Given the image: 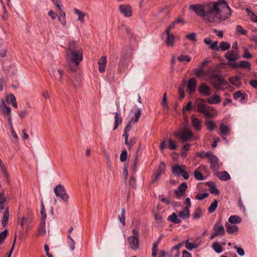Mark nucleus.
<instances>
[{
    "label": "nucleus",
    "instance_id": "obj_12",
    "mask_svg": "<svg viewBox=\"0 0 257 257\" xmlns=\"http://www.w3.org/2000/svg\"><path fill=\"white\" fill-rule=\"evenodd\" d=\"M208 159L210 163L211 169L214 171L218 170L220 167L218 158L212 153Z\"/></svg>",
    "mask_w": 257,
    "mask_h": 257
},
{
    "label": "nucleus",
    "instance_id": "obj_64",
    "mask_svg": "<svg viewBox=\"0 0 257 257\" xmlns=\"http://www.w3.org/2000/svg\"><path fill=\"white\" fill-rule=\"evenodd\" d=\"M210 48L211 50H214V51H219V48L218 46V42L215 41L213 43H211Z\"/></svg>",
    "mask_w": 257,
    "mask_h": 257
},
{
    "label": "nucleus",
    "instance_id": "obj_10",
    "mask_svg": "<svg viewBox=\"0 0 257 257\" xmlns=\"http://www.w3.org/2000/svg\"><path fill=\"white\" fill-rule=\"evenodd\" d=\"M193 134L191 132L185 130L181 134L179 132L175 133V136L179 137L181 139L183 143L188 141L192 137Z\"/></svg>",
    "mask_w": 257,
    "mask_h": 257
},
{
    "label": "nucleus",
    "instance_id": "obj_42",
    "mask_svg": "<svg viewBox=\"0 0 257 257\" xmlns=\"http://www.w3.org/2000/svg\"><path fill=\"white\" fill-rule=\"evenodd\" d=\"M212 154L211 152H205L204 151L199 152L197 153V155L201 159L208 158L210 157Z\"/></svg>",
    "mask_w": 257,
    "mask_h": 257
},
{
    "label": "nucleus",
    "instance_id": "obj_54",
    "mask_svg": "<svg viewBox=\"0 0 257 257\" xmlns=\"http://www.w3.org/2000/svg\"><path fill=\"white\" fill-rule=\"evenodd\" d=\"M208 195L209 194L208 193H199L196 195L195 198L197 200H202L207 197Z\"/></svg>",
    "mask_w": 257,
    "mask_h": 257
},
{
    "label": "nucleus",
    "instance_id": "obj_6",
    "mask_svg": "<svg viewBox=\"0 0 257 257\" xmlns=\"http://www.w3.org/2000/svg\"><path fill=\"white\" fill-rule=\"evenodd\" d=\"M224 56L228 61V65L231 68H232V65L237 63L236 61L240 58L238 52L233 50L226 52Z\"/></svg>",
    "mask_w": 257,
    "mask_h": 257
},
{
    "label": "nucleus",
    "instance_id": "obj_32",
    "mask_svg": "<svg viewBox=\"0 0 257 257\" xmlns=\"http://www.w3.org/2000/svg\"><path fill=\"white\" fill-rule=\"evenodd\" d=\"M10 217L9 210L7 207L5 209V210L4 213L2 221V223L4 226H5L8 221L9 218Z\"/></svg>",
    "mask_w": 257,
    "mask_h": 257
},
{
    "label": "nucleus",
    "instance_id": "obj_20",
    "mask_svg": "<svg viewBox=\"0 0 257 257\" xmlns=\"http://www.w3.org/2000/svg\"><path fill=\"white\" fill-rule=\"evenodd\" d=\"M230 131V128L229 127L227 126L223 123H222L220 126V132L219 133V135L223 137V139L225 140H226V138L223 137V136H225L228 134Z\"/></svg>",
    "mask_w": 257,
    "mask_h": 257
},
{
    "label": "nucleus",
    "instance_id": "obj_28",
    "mask_svg": "<svg viewBox=\"0 0 257 257\" xmlns=\"http://www.w3.org/2000/svg\"><path fill=\"white\" fill-rule=\"evenodd\" d=\"M229 82L237 87H239L241 85V82L239 78L237 76H233L229 78Z\"/></svg>",
    "mask_w": 257,
    "mask_h": 257
},
{
    "label": "nucleus",
    "instance_id": "obj_18",
    "mask_svg": "<svg viewBox=\"0 0 257 257\" xmlns=\"http://www.w3.org/2000/svg\"><path fill=\"white\" fill-rule=\"evenodd\" d=\"M199 92L205 96H209L211 91L209 87L205 83H202L198 88Z\"/></svg>",
    "mask_w": 257,
    "mask_h": 257
},
{
    "label": "nucleus",
    "instance_id": "obj_40",
    "mask_svg": "<svg viewBox=\"0 0 257 257\" xmlns=\"http://www.w3.org/2000/svg\"><path fill=\"white\" fill-rule=\"evenodd\" d=\"M212 248L214 251L218 253H221L222 251V247L218 242H215L212 245Z\"/></svg>",
    "mask_w": 257,
    "mask_h": 257
},
{
    "label": "nucleus",
    "instance_id": "obj_45",
    "mask_svg": "<svg viewBox=\"0 0 257 257\" xmlns=\"http://www.w3.org/2000/svg\"><path fill=\"white\" fill-rule=\"evenodd\" d=\"M218 202L216 200H214L212 203H211L208 207V211L210 213L214 212L217 207Z\"/></svg>",
    "mask_w": 257,
    "mask_h": 257
},
{
    "label": "nucleus",
    "instance_id": "obj_37",
    "mask_svg": "<svg viewBox=\"0 0 257 257\" xmlns=\"http://www.w3.org/2000/svg\"><path fill=\"white\" fill-rule=\"evenodd\" d=\"M205 124L207 130L210 132L213 131L217 127L216 124L212 120H206L205 121Z\"/></svg>",
    "mask_w": 257,
    "mask_h": 257
},
{
    "label": "nucleus",
    "instance_id": "obj_58",
    "mask_svg": "<svg viewBox=\"0 0 257 257\" xmlns=\"http://www.w3.org/2000/svg\"><path fill=\"white\" fill-rule=\"evenodd\" d=\"M136 140L135 139H131L130 141L125 140V144L128 146L130 148L132 147L136 144Z\"/></svg>",
    "mask_w": 257,
    "mask_h": 257
},
{
    "label": "nucleus",
    "instance_id": "obj_41",
    "mask_svg": "<svg viewBox=\"0 0 257 257\" xmlns=\"http://www.w3.org/2000/svg\"><path fill=\"white\" fill-rule=\"evenodd\" d=\"M177 59L181 62H186L189 63L190 62L191 59V57L188 55H181L178 57Z\"/></svg>",
    "mask_w": 257,
    "mask_h": 257
},
{
    "label": "nucleus",
    "instance_id": "obj_47",
    "mask_svg": "<svg viewBox=\"0 0 257 257\" xmlns=\"http://www.w3.org/2000/svg\"><path fill=\"white\" fill-rule=\"evenodd\" d=\"M184 243L185 244L186 248L189 250H191L193 248H196L198 247V245L189 242L188 239Z\"/></svg>",
    "mask_w": 257,
    "mask_h": 257
},
{
    "label": "nucleus",
    "instance_id": "obj_52",
    "mask_svg": "<svg viewBox=\"0 0 257 257\" xmlns=\"http://www.w3.org/2000/svg\"><path fill=\"white\" fill-rule=\"evenodd\" d=\"M8 232L7 229L0 233V245L2 244L6 239L8 235Z\"/></svg>",
    "mask_w": 257,
    "mask_h": 257
},
{
    "label": "nucleus",
    "instance_id": "obj_35",
    "mask_svg": "<svg viewBox=\"0 0 257 257\" xmlns=\"http://www.w3.org/2000/svg\"><path fill=\"white\" fill-rule=\"evenodd\" d=\"M74 13L78 16V20L81 23H83L84 21V18L86 15V14L77 10V9H74Z\"/></svg>",
    "mask_w": 257,
    "mask_h": 257
},
{
    "label": "nucleus",
    "instance_id": "obj_61",
    "mask_svg": "<svg viewBox=\"0 0 257 257\" xmlns=\"http://www.w3.org/2000/svg\"><path fill=\"white\" fill-rule=\"evenodd\" d=\"M169 148L170 150H176L177 148V145L174 141H173L172 139H170L169 141Z\"/></svg>",
    "mask_w": 257,
    "mask_h": 257
},
{
    "label": "nucleus",
    "instance_id": "obj_36",
    "mask_svg": "<svg viewBox=\"0 0 257 257\" xmlns=\"http://www.w3.org/2000/svg\"><path fill=\"white\" fill-rule=\"evenodd\" d=\"M125 210L124 208H122L120 214L118 216V220L121 223L122 225L124 226L125 225Z\"/></svg>",
    "mask_w": 257,
    "mask_h": 257
},
{
    "label": "nucleus",
    "instance_id": "obj_48",
    "mask_svg": "<svg viewBox=\"0 0 257 257\" xmlns=\"http://www.w3.org/2000/svg\"><path fill=\"white\" fill-rule=\"evenodd\" d=\"M233 98L236 100L239 98H241V100H244L245 99L244 95L239 91L235 92L233 94Z\"/></svg>",
    "mask_w": 257,
    "mask_h": 257
},
{
    "label": "nucleus",
    "instance_id": "obj_14",
    "mask_svg": "<svg viewBox=\"0 0 257 257\" xmlns=\"http://www.w3.org/2000/svg\"><path fill=\"white\" fill-rule=\"evenodd\" d=\"M49 73L53 79L59 82L62 81L63 72L61 70L53 68L49 71Z\"/></svg>",
    "mask_w": 257,
    "mask_h": 257
},
{
    "label": "nucleus",
    "instance_id": "obj_26",
    "mask_svg": "<svg viewBox=\"0 0 257 257\" xmlns=\"http://www.w3.org/2000/svg\"><path fill=\"white\" fill-rule=\"evenodd\" d=\"M167 34V39L166 41V45L168 47H172L174 45L175 37L174 36L169 33H166Z\"/></svg>",
    "mask_w": 257,
    "mask_h": 257
},
{
    "label": "nucleus",
    "instance_id": "obj_5",
    "mask_svg": "<svg viewBox=\"0 0 257 257\" xmlns=\"http://www.w3.org/2000/svg\"><path fill=\"white\" fill-rule=\"evenodd\" d=\"M207 79L210 83L213 84L214 88L217 90L220 89L222 86L227 84V81L222 77V75L216 73L212 69H209L206 71Z\"/></svg>",
    "mask_w": 257,
    "mask_h": 257
},
{
    "label": "nucleus",
    "instance_id": "obj_7",
    "mask_svg": "<svg viewBox=\"0 0 257 257\" xmlns=\"http://www.w3.org/2000/svg\"><path fill=\"white\" fill-rule=\"evenodd\" d=\"M54 192L56 196L59 197L62 201L67 202L69 199V196L66 193L64 187L60 184L57 185L54 189Z\"/></svg>",
    "mask_w": 257,
    "mask_h": 257
},
{
    "label": "nucleus",
    "instance_id": "obj_63",
    "mask_svg": "<svg viewBox=\"0 0 257 257\" xmlns=\"http://www.w3.org/2000/svg\"><path fill=\"white\" fill-rule=\"evenodd\" d=\"M242 56L243 58L245 59H250L253 57L247 49H245V51Z\"/></svg>",
    "mask_w": 257,
    "mask_h": 257
},
{
    "label": "nucleus",
    "instance_id": "obj_62",
    "mask_svg": "<svg viewBox=\"0 0 257 257\" xmlns=\"http://www.w3.org/2000/svg\"><path fill=\"white\" fill-rule=\"evenodd\" d=\"M127 153L126 151L123 150L122 151L120 156V161L121 162H124L126 160Z\"/></svg>",
    "mask_w": 257,
    "mask_h": 257
},
{
    "label": "nucleus",
    "instance_id": "obj_19",
    "mask_svg": "<svg viewBox=\"0 0 257 257\" xmlns=\"http://www.w3.org/2000/svg\"><path fill=\"white\" fill-rule=\"evenodd\" d=\"M107 64V59L105 56H101L98 60V70L100 73H103L105 71Z\"/></svg>",
    "mask_w": 257,
    "mask_h": 257
},
{
    "label": "nucleus",
    "instance_id": "obj_53",
    "mask_svg": "<svg viewBox=\"0 0 257 257\" xmlns=\"http://www.w3.org/2000/svg\"><path fill=\"white\" fill-rule=\"evenodd\" d=\"M236 31L238 34H241L243 35H246L247 34V31L243 29L240 25H237L236 27Z\"/></svg>",
    "mask_w": 257,
    "mask_h": 257
},
{
    "label": "nucleus",
    "instance_id": "obj_17",
    "mask_svg": "<svg viewBox=\"0 0 257 257\" xmlns=\"http://www.w3.org/2000/svg\"><path fill=\"white\" fill-rule=\"evenodd\" d=\"M127 240L132 249L136 250L138 248L139 243L138 237H135V236H131L128 237Z\"/></svg>",
    "mask_w": 257,
    "mask_h": 257
},
{
    "label": "nucleus",
    "instance_id": "obj_55",
    "mask_svg": "<svg viewBox=\"0 0 257 257\" xmlns=\"http://www.w3.org/2000/svg\"><path fill=\"white\" fill-rule=\"evenodd\" d=\"M187 189V185L186 183H183L179 186L178 190L181 193H184L185 194L186 190Z\"/></svg>",
    "mask_w": 257,
    "mask_h": 257
},
{
    "label": "nucleus",
    "instance_id": "obj_51",
    "mask_svg": "<svg viewBox=\"0 0 257 257\" xmlns=\"http://www.w3.org/2000/svg\"><path fill=\"white\" fill-rule=\"evenodd\" d=\"M194 175L195 178L197 180L201 181L204 179L202 174L197 170L194 171Z\"/></svg>",
    "mask_w": 257,
    "mask_h": 257
},
{
    "label": "nucleus",
    "instance_id": "obj_25",
    "mask_svg": "<svg viewBox=\"0 0 257 257\" xmlns=\"http://www.w3.org/2000/svg\"><path fill=\"white\" fill-rule=\"evenodd\" d=\"M7 202V198L4 191L0 192V212L3 210L5 207V203Z\"/></svg>",
    "mask_w": 257,
    "mask_h": 257
},
{
    "label": "nucleus",
    "instance_id": "obj_8",
    "mask_svg": "<svg viewBox=\"0 0 257 257\" xmlns=\"http://www.w3.org/2000/svg\"><path fill=\"white\" fill-rule=\"evenodd\" d=\"M185 166L176 165L172 168L173 174L177 176H182L185 180L189 179L188 174L185 171Z\"/></svg>",
    "mask_w": 257,
    "mask_h": 257
},
{
    "label": "nucleus",
    "instance_id": "obj_29",
    "mask_svg": "<svg viewBox=\"0 0 257 257\" xmlns=\"http://www.w3.org/2000/svg\"><path fill=\"white\" fill-rule=\"evenodd\" d=\"M115 117H114V125L113 130H116L118 125L122 123V120L118 112H116L114 113Z\"/></svg>",
    "mask_w": 257,
    "mask_h": 257
},
{
    "label": "nucleus",
    "instance_id": "obj_11",
    "mask_svg": "<svg viewBox=\"0 0 257 257\" xmlns=\"http://www.w3.org/2000/svg\"><path fill=\"white\" fill-rule=\"evenodd\" d=\"M166 168V166L164 163L161 162H160L158 168L155 172L154 174V178L152 180L153 182H155L158 181L161 175L164 173Z\"/></svg>",
    "mask_w": 257,
    "mask_h": 257
},
{
    "label": "nucleus",
    "instance_id": "obj_44",
    "mask_svg": "<svg viewBox=\"0 0 257 257\" xmlns=\"http://www.w3.org/2000/svg\"><path fill=\"white\" fill-rule=\"evenodd\" d=\"M230 47V45L228 43L225 41L220 42L219 47L221 50L223 51L228 50Z\"/></svg>",
    "mask_w": 257,
    "mask_h": 257
},
{
    "label": "nucleus",
    "instance_id": "obj_34",
    "mask_svg": "<svg viewBox=\"0 0 257 257\" xmlns=\"http://www.w3.org/2000/svg\"><path fill=\"white\" fill-rule=\"evenodd\" d=\"M167 219L169 221L176 224H180L181 222V220L178 218L177 215L175 213H173L171 215L169 216Z\"/></svg>",
    "mask_w": 257,
    "mask_h": 257
},
{
    "label": "nucleus",
    "instance_id": "obj_50",
    "mask_svg": "<svg viewBox=\"0 0 257 257\" xmlns=\"http://www.w3.org/2000/svg\"><path fill=\"white\" fill-rule=\"evenodd\" d=\"M11 109L10 106H7L6 104L3 106V112L4 114L7 115V117L11 115Z\"/></svg>",
    "mask_w": 257,
    "mask_h": 257
},
{
    "label": "nucleus",
    "instance_id": "obj_57",
    "mask_svg": "<svg viewBox=\"0 0 257 257\" xmlns=\"http://www.w3.org/2000/svg\"><path fill=\"white\" fill-rule=\"evenodd\" d=\"M161 104L165 109L168 108V104L167 102V94L165 93L163 95V98L161 102Z\"/></svg>",
    "mask_w": 257,
    "mask_h": 257
},
{
    "label": "nucleus",
    "instance_id": "obj_2",
    "mask_svg": "<svg viewBox=\"0 0 257 257\" xmlns=\"http://www.w3.org/2000/svg\"><path fill=\"white\" fill-rule=\"evenodd\" d=\"M66 56L70 70L76 71L80 62L83 60V50L77 47L76 42L71 41L66 51Z\"/></svg>",
    "mask_w": 257,
    "mask_h": 257
},
{
    "label": "nucleus",
    "instance_id": "obj_3",
    "mask_svg": "<svg viewBox=\"0 0 257 257\" xmlns=\"http://www.w3.org/2000/svg\"><path fill=\"white\" fill-rule=\"evenodd\" d=\"M197 111L207 118H214L217 115V111L213 106L206 104L203 99H198L195 102Z\"/></svg>",
    "mask_w": 257,
    "mask_h": 257
},
{
    "label": "nucleus",
    "instance_id": "obj_59",
    "mask_svg": "<svg viewBox=\"0 0 257 257\" xmlns=\"http://www.w3.org/2000/svg\"><path fill=\"white\" fill-rule=\"evenodd\" d=\"M41 213L42 215V221H46V213L44 208V205L43 203L42 202L41 203Z\"/></svg>",
    "mask_w": 257,
    "mask_h": 257
},
{
    "label": "nucleus",
    "instance_id": "obj_4",
    "mask_svg": "<svg viewBox=\"0 0 257 257\" xmlns=\"http://www.w3.org/2000/svg\"><path fill=\"white\" fill-rule=\"evenodd\" d=\"M197 111L207 118H214L217 115V111L213 106L206 104L203 99H198L195 102Z\"/></svg>",
    "mask_w": 257,
    "mask_h": 257
},
{
    "label": "nucleus",
    "instance_id": "obj_13",
    "mask_svg": "<svg viewBox=\"0 0 257 257\" xmlns=\"http://www.w3.org/2000/svg\"><path fill=\"white\" fill-rule=\"evenodd\" d=\"M214 232L218 236H222L225 234V231L224 226L221 222V220H219L214 225L213 227Z\"/></svg>",
    "mask_w": 257,
    "mask_h": 257
},
{
    "label": "nucleus",
    "instance_id": "obj_9",
    "mask_svg": "<svg viewBox=\"0 0 257 257\" xmlns=\"http://www.w3.org/2000/svg\"><path fill=\"white\" fill-rule=\"evenodd\" d=\"M118 10L120 13L125 18H130L133 15V9L130 5H120Z\"/></svg>",
    "mask_w": 257,
    "mask_h": 257
},
{
    "label": "nucleus",
    "instance_id": "obj_16",
    "mask_svg": "<svg viewBox=\"0 0 257 257\" xmlns=\"http://www.w3.org/2000/svg\"><path fill=\"white\" fill-rule=\"evenodd\" d=\"M232 68L236 69L239 68H246L248 70H250L251 65L248 61L242 60L238 63L237 62L236 64L232 65Z\"/></svg>",
    "mask_w": 257,
    "mask_h": 257
},
{
    "label": "nucleus",
    "instance_id": "obj_46",
    "mask_svg": "<svg viewBox=\"0 0 257 257\" xmlns=\"http://www.w3.org/2000/svg\"><path fill=\"white\" fill-rule=\"evenodd\" d=\"M142 113V110L140 108H138L136 112H135V117L133 118V123H136L138 122L139 118L141 116Z\"/></svg>",
    "mask_w": 257,
    "mask_h": 257
},
{
    "label": "nucleus",
    "instance_id": "obj_1",
    "mask_svg": "<svg viewBox=\"0 0 257 257\" xmlns=\"http://www.w3.org/2000/svg\"><path fill=\"white\" fill-rule=\"evenodd\" d=\"M189 9L194 12L205 22L216 25L228 20L232 14L230 8L224 0L204 4L190 5Z\"/></svg>",
    "mask_w": 257,
    "mask_h": 257
},
{
    "label": "nucleus",
    "instance_id": "obj_38",
    "mask_svg": "<svg viewBox=\"0 0 257 257\" xmlns=\"http://www.w3.org/2000/svg\"><path fill=\"white\" fill-rule=\"evenodd\" d=\"M195 74L198 77L205 76L206 77V79H207L206 71H205L204 69L202 68H197L195 71Z\"/></svg>",
    "mask_w": 257,
    "mask_h": 257
},
{
    "label": "nucleus",
    "instance_id": "obj_33",
    "mask_svg": "<svg viewBox=\"0 0 257 257\" xmlns=\"http://www.w3.org/2000/svg\"><path fill=\"white\" fill-rule=\"evenodd\" d=\"M207 185L209 187V190L212 194H214L215 195L219 194V190L216 188L215 185L214 183L212 182H208L207 183Z\"/></svg>",
    "mask_w": 257,
    "mask_h": 257
},
{
    "label": "nucleus",
    "instance_id": "obj_43",
    "mask_svg": "<svg viewBox=\"0 0 257 257\" xmlns=\"http://www.w3.org/2000/svg\"><path fill=\"white\" fill-rule=\"evenodd\" d=\"M45 221H42L41 223L39 230H38V233L39 235H42L43 234H45L46 233V230L45 227Z\"/></svg>",
    "mask_w": 257,
    "mask_h": 257
},
{
    "label": "nucleus",
    "instance_id": "obj_15",
    "mask_svg": "<svg viewBox=\"0 0 257 257\" xmlns=\"http://www.w3.org/2000/svg\"><path fill=\"white\" fill-rule=\"evenodd\" d=\"M197 82L195 78H190L187 85V91L190 94L194 93L196 91Z\"/></svg>",
    "mask_w": 257,
    "mask_h": 257
},
{
    "label": "nucleus",
    "instance_id": "obj_31",
    "mask_svg": "<svg viewBox=\"0 0 257 257\" xmlns=\"http://www.w3.org/2000/svg\"><path fill=\"white\" fill-rule=\"evenodd\" d=\"M134 118H132L131 120L130 121V122L127 123L125 127L124 130V134L123 135V137H124L125 140H127V139L128 138V132L131 130Z\"/></svg>",
    "mask_w": 257,
    "mask_h": 257
},
{
    "label": "nucleus",
    "instance_id": "obj_21",
    "mask_svg": "<svg viewBox=\"0 0 257 257\" xmlns=\"http://www.w3.org/2000/svg\"><path fill=\"white\" fill-rule=\"evenodd\" d=\"M206 101L209 104H215L221 102V98L218 95H213L206 99Z\"/></svg>",
    "mask_w": 257,
    "mask_h": 257
},
{
    "label": "nucleus",
    "instance_id": "obj_27",
    "mask_svg": "<svg viewBox=\"0 0 257 257\" xmlns=\"http://www.w3.org/2000/svg\"><path fill=\"white\" fill-rule=\"evenodd\" d=\"M192 124L194 128L197 131L201 128V122L198 118H193L192 119Z\"/></svg>",
    "mask_w": 257,
    "mask_h": 257
},
{
    "label": "nucleus",
    "instance_id": "obj_39",
    "mask_svg": "<svg viewBox=\"0 0 257 257\" xmlns=\"http://www.w3.org/2000/svg\"><path fill=\"white\" fill-rule=\"evenodd\" d=\"M228 221L231 224L239 223L241 221V219L237 215H232L229 217Z\"/></svg>",
    "mask_w": 257,
    "mask_h": 257
},
{
    "label": "nucleus",
    "instance_id": "obj_24",
    "mask_svg": "<svg viewBox=\"0 0 257 257\" xmlns=\"http://www.w3.org/2000/svg\"><path fill=\"white\" fill-rule=\"evenodd\" d=\"M217 176L222 181H228L230 179V176L226 171H220L218 172Z\"/></svg>",
    "mask_w": 257,
    "mask_h": 257
},
{
    "label": "nucleus",
    "instance_id": "obj_30",
    "mask_svg": "<svg viewBox=\"0 0 257 257\" xmlns=\"http://www.w3.org/2000/svg\"><path fill=\"white\" fill-rule=\"evenodd\" d=\"M225 227L227 231L229 233H233L238 231V227L235 225L230 224L226 222L225 223Z\"/></svg>",
    "mask_w": 257,
    "mask_h": 257
},
{
    "label": "nucleus",
    "instance_id": "obj_56",
    "mask_svg": "<svg viewBox=\"0 0 257 257\" xmlns=\"http://www.w3.org/2000/svg\"><path fill=\"white\" fill-rule=\"evenodd\" d=\"M185 38L191 41L196 42V36L195 33H191L185 36Z\"/></svg>",
    "mask_w": 257,
    "mask_h": 257
},
{
    "label": "nucleus",
    "instance_id": "obj_23",
    "mask_svg": "<svg viewBox=\"0 0 257 257\" xmlns=\"http://www.w3.org/2000/svg\"><path fill=\"white\" fill-rule=\"evenodd\" d=\"M178 215L180 218L183 219H186L189 218L190 214L188 207H185L179 213Z\"/></svg>",
    "mask_w": 257,
    "mask_h": 257
},
{
    "label": "nucleus",
    "instance_id": "obj_49",
    "mask_svg": "<svg viewBox=\"0 0 257 257\" xmlns=\"http://www.w3.org/2000/svg\"><path fill=\"white\" fill-rule=\"evenodd\" d=\"M202 215V210L200 208H198L196 209L195 211L193 214V218L194 219L199 218Z\"/></svg>",
    "mask_w": 257,
    "mask_h": 257
},
{
    "label": "nucleus",
    "instance_id": "obj_22",
    "mask_svg": "<svg viewBox=\"0 0 257 257\" xmlns=\"http://www.w3.org/2000/svg\"><path fill=\"white\" fill-rule=\"evenodd\" d=\"M183 244L184 242H181L174 246L171 250V255L172 256H174V257H179L180 254L179 249Z\"/></svg>",
    "mask_w": 257,
    "mask_h": 257
},
{
    "label": "nucleus",
    "instance_id": "obj_60",
    "mask_svg": "<svg viewBox=\"0 0 257 257\" xmlns=\"http://www.w3.org/2000/svg\"><path fill=\"white\" fill-rule=\"evenodd\" d=\"M10 98L13 106L15 108L18 107L17 103L16 101V98L15 95L13 94L10 95Z\"/></svg>",
    "mask_w": 257,
    "mask_h": 257
}]
</instances>
